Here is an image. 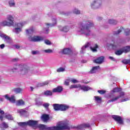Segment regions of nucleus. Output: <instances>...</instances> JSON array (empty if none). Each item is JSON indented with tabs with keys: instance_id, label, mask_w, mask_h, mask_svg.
Returning a JSON list of instances; mask_svg holds the SVG:
<instances>
[{
	"instance_id": "f257e3e1",
	"label": "nucleus",
	"mask_w": 130,
	"mask_h": 130,
	"mask_svg": "<svg viewBox=\"0 0 130 130\" xmlns=\"http://www.w3.org/2000/svg\"><path fill=\"white\" fill-rule=\"evenodd\" d=\"M94 26V23L92 21L87 20L84 22H79L78 23V28L79 30L77 31L78 34H84L85 36H91L92 31L91 28Z\"/></svg>"
},
{
	"instance_id": "f03ea898",
	"label": "nucleus",
	"mask_w": 130,
	"mask_h": 130,
	"mask_svg": "<svg viewBox=\"0 0 130 130\" xmlns=\"http://www.w3.org/2000/svg\"><path fill=\"white\" fill-rule=\"evenodd\" d=\"M70 125L68 121H61L59 122L57 126H53L51 127H48L47 125L40 124L38 125V127L40 129L46 130H63V129H70Z\"/></svg>"
},
{
	"instance_id": "7ed1b4c3",
	"label": "nucleus",
	"mask_w": 130,
	"mask_h": 130,
	"mask_svg": "<svg viewBox=\"0 0 130 130\" xmlns=\"http://www.w3.org/2000/svg\"><path fill=\"white\" fill-rule=\"evenodd\" d=\"M18 68H14L11 69V71L14 73V72H17L18 70V73L20 75L24 76L26 74H28L29 71H30V67L27 64H20L17 66Z\"/></svg>"
},
{
	"instance_id": "20e7f679",
	"label": "nucleus",
	"mask_w": 130,
	"mask_h": 130,
	"mask_svg": "<svg viewBox=\"0 0 130 130\" xmlns=\"http://www.w3.org/2000/svg\"><path fill=\"white\" fill-rule=\"evenodd\" d=\"M34 32V29L33 27H30L29 29H26V34L29 36L28 37V40L29 41H32L33 42H39L40 41H43L44 40V38L40 36H34L32 37L30 35L33 34Z\"/></svg>"
},
{
	"instance_id": "39448f33",
	"label": "nucleus",
	"mask_w": 130,
	"mask_h": 130,
	"mask_svg": "<svg viewBox=\"0 0 130 130\" xmlns=\"http://www.w3.org/2000/svg\"><path fill=\"white\" fill-rule=\"evenodd\" d=\"M87 47H90V50L92 52H97V48H98V45L93 44L92 42L87 43L84 46H83L81 50V53H84V51L86 50Z\"/></svg>"
},
{
	"instance_id": "423d86ee",
	"label": "nucleus",
	"mask_w": 130,
	"mask_h": 130,
	"mask_svg": "<svg viewBox=\"0 0 130 130\" xmlns=\"http://www.w3.org/2000/svg\"><path fill=\"white\" fill-rule=\"evenodd\" d=\"M38 121L34 120H29L27 122H19L18 125L20 126H26V125H29V126H32V127H35L37 125Z\"/></svg>"
},
{
	"instance_id": "0eeeda50",
	"label": "nucleus",
	"mask_w": 130,
	"mask_h": 130,
	"mask_svg": "<svg viewBox=\"0 0 130 130\" xmlns=\"http://www.w3.org/2000/svg\"><path fill=\"white\" fill-rule=\"evenodd\" d=\"M102 6V0H94L91 4V8L93 10L99 9Z\"/></svg>"
},
{
	"instance_id": "6e6552de",
	"label": "nucleus",
	"mask_w": 130,
	"mask_h": 130,
	"mask_svg": "<svg viewBox=\"0 0 130 130\" xmlns=\"http://www.w3.org/2000/svg\"><path fill=\"white\" fill-rule=\"evenodd\" d=\"M25 24H26V22L16 23V26L17 28H15L14 32H15V33H17V34L20 33V32L22 31V29L21 28H22L23 26L25 25Z\"/></svg>"
},
{
	"instance_id": "1a4fd4ad",
	"label": "nucleus",
	"mask_w": 130,
	"mask_h": 130,
	"mask_svg": "<svg viewBox=\"0 0 130 130\" xmlns=\"http://www.w3.org/2000/svg\"><path fill=\"white\" fill-rule=\"evenodd\" d=\"M53 22H54V23L53 24H46V26L47 27V28H44V31H45V33L46 34H48V32H49V27H53V26H55L56 25V19L55 18H53L52 20Z\"/></svg>"
},
{
	"instance_id": "9d476101",
	"label": "nucleus",
	"mask_w": 130,
	"mask_h": 130,
	"mask_svg": "<svg viewBox=\"0 0 130 130\" xmlns=\"http://www.w3.org/2000/svg\"><path fill=\"white\" fill-rule=\"evenodd\" d=\"M89 127H90V124L86 123L78 125L74 127V128H76V129H84V128H88Z\"/></svg>"
},
{
	"instance_id": "9b49d317",
	"label": "nucleus",
	"mask_w": 130,
	"mask_h": 130,
	"mask_svg": "<svg viewBox=\"0 0 130 130\" xmlns=\"http://www.w3.org/2000/svg\"><path fill=\"white\" fill-rule=\"evenodd\" d=\"M4 97H5V99H7V100H9L10 102H11V103H16V99H15V96L12 95L11 97L9 96V95L6 94L4 95Z\"/></svg>"
},
{
	"instance_id": "f8f14e48",
	"label": "nucleus",
	"mask_w": 130,
	"mask_h": 130,
	"mask_svg": "<svg viewBox=\"0 0 130 130\" xmlns=\"http://www.w3.org/2000/svg\"><path fill=\"white\" fill-rule=\"evenodd\" d=\"M112 118L114 119L116 121H117L119 123V124H123V121L121 119L120 116L117 115H113L112 116Z\"/></svg>"
},
{
	"instance_id": "ddd939ff",
	"label": "nucleus",
	"mask_w": 130,
	"mask_h": 130,
	"mask_svg": "<svg viewBox=\"0 0 130 130\" xmlns=\"http://www.w3.org/2000/svg\"><path fill=\"white\" fill-rule=\"evenodd\" d=\"M109 46H111V47L115 50L116 49H119V48H120V43H118L117 42H114V44H111Z\"/></svg>"
},
{
	"instance_id": "4468645a",
	"label": "nucleus",
	"mask_w": 130,
	"mask_h": 130,
	"mask_svg": "<svg viewBox=\"0 0 130 130\" xmlns=\"http://www.w3.org/2000/svg\"><path fill=\"white\" fill-rule=\"evenodd\" d=\"M7 20L10 25L13 26L14 25V17L11 15H8L7 16Z\"/></svg>"
},
{
	"instance_id": "2eb2a0df",
	"label": "nucleus",
	"mask_w": 130,
	"mask_h": 130,
	"mask_svg": "<svg viewBox=\"0 0 130 130\" xmlns=\"http://www.w3.org/2000/svg\"><path fill=\"white\" fill-rule=\"evenodd\" d=\"M104 61V56H100L98 57L96 59L93 60V62L101 64Z\"/></svg>"
},
{
	"instance_id": "dca6fc26",
	"label": "nucleus",
	"mask_w": 130,
	"mask_h": 130,
	"mask_svg": "<svg viewBox=\"0 0 130 130\" xmlns=\"http://www.w3.org/2000/svg\"><path fill=\"white\" fill-rule=\"evenodd\" d=\"M0 37H2V38H4L5 41H6V42H7V43L11 42V38L6 35V34H1Z\"/></svg>"
},
{
	"instance_id": "f3484780",
	"label": "nucleus",
	"mask_w": 130,
	"mask_h": 130,
	"mask_svg": "<svg viewBox=\"0 0 130 130\" xmlns=\"http://www.w3.org/2000/svg\"><path fill=\"white\" fill-rule=\"evenodd\" d=\"M92 88L89 86L86 85H81L80 84L79 90H82V91H89V90H91Z\"/></svg>"
},
{
	"instance_id": "a211bd4d",
	"label": "nucleus",
	"mask_w": 130,
	"mask_h": 130,
	"mask_svg": "<svg viewBox=\"0 0 130 130\" xmlns=\"http://www.w3.org/2000/svg\"><path fill=\"white\" fill-rule=\"evenodd\" d=\"M41 120L43 122H47L49 120V115L47 114H43L41 116Z\"/></svg>"
},
{
	"instance_id": "6ab92c4d",
	"label": "nucleus",
	"mask_w": 130,
	"mask_h": 130,
	"mask_svg": "<svg viewBox=\"0 0 130 130\" xmlns=\"http://www.w3.org/2000/svg\"><path fill=\"white\" fill-rule=\"evenodd\" d=\"M59 29L60 31H62V32H69V30H70V27L68 26H65L63 27L60 26H59Z\"/></svg>"
},
{
	"instance_id": "aec40b11",
	"label": "nucleus",
	"mask_w": 130,
	"mask_h": 130,
	"mask_svg": "<svg viewBox=\"0 0 130 130\" xmlns=\"http://www.w3.org/2000/svg\"><path fill=\"white\" fill-rule=\"evenodd\" d=\"M16 105L17 106H23V105H25V101L23 100H19L16 101Z\"/></svg>"
},
{
	"instance_id": "412c9836",
	"label": "nucleus",
	"mask_w": 130,
	"mask_h": 130,
	"mask_svg": "<svg viewBox=\"0 0 130 130\" xmlns=\"http://www.w3.org/2000/svg\"><path fill=\"white\" fill-rule=\"evenodd\" d=\"M62 91V87L61 86H58L53 89V92L54 93H59Z\"/></svg>"
},
{
	"instance_id": "4be33fe9",
	"label": "nucleus",
	"mask_w": 130,
	"mask_h": 130,
	"mask_svg": "<svg viewBox=\"0 0 130 130\" xmlns=\"http://www.w3.org/2000/svg\"><path fill=\"white\" fill-rule=\"evenodd\" d=\"M70 108V106L61 104L60 111H66Z\"/></svg>"
},
{
	"instance_id": "5701e85b",
	"label": "nucleus",
	"mask_w": 130,
	"mask_h": 130,
	"mask_svg": "<svg viewBox=\"0 0 130 130\" xmlns=\"http://www.w3.org/2000/svg\"><path fill=\"white\" fill-rule=\"evenodd\" d=\"M62 53H63V54H71V53H72V50L69 48L64 49L62 50Z\"/></svg>"
},
{
	"instance_id": "b1692460",
	"label": "nucleus",
	"mask_w": 130,
	"mask_h": 130,
	"mask_svg": "<svg viewBox=\"0 0 130 130\" xmlns=\"http://www.w3.org/2000/svg\"><path fill=\"white\" fill-rule=\"evenodd\" d=\"M53 106L54 107V110H55L56 111H58L59 110H60L61 104H53Z\"/></svg>"
},
{
	"instance_id": "393cba45",
	"label": "nucleus",
	"mask_w": 130,
	"mask_h": 130,
	"mask_svg": "<svg viewBox=\"0 0 130 130\" xmlns=\"http://www.w3.org/2000/svg\"><path fill=\"white\" fill-rule=\"evenodd\" d=\"M100 69V66H95L92 67V69L90 71V74H94V73H96L97 72V70Z\"/></svg>"
},
{
	"instance_id": "a878e982",
	"label": "nucleus",
	"mask_w": 130,
	"mask_h": 130,
	"mask_svg": "<svg viewBox=\"0 0 130 130\" xmlns=\"http://www.w3.org/2000/svg\"><path fill=\"white\" fill-rule=\"evenodd\" d=\"M35 104L37 105V106H41L43 105V102L42 101H40L38 100V99H35Z\"/></svg>"
},
{
	"instance_id": "bb28decb",
	"label": "nucleus",
	"mask_w": 130,
	"mask_h": 130,
	"mask_svg": "<svg viewBox=\"0 0 130 130\" xmlns=\"http://www.w3.org/2000/svg\"><path fill=\"white\" fill-rule=\"evenodd\" d=\"M0 25L1 26H3L4 27H5V26H11V24L9 23V22L6 20L3 21L1 22Z\"/></svg>"
},
{
	"instance_id": "cd10ccee",
	"label": "nucleus",
	"mask_w": 130,
	"mask_h": 130,
	"mask_svg": "<svg viewBox=\"0 0 130 130\" xmlns=\"http://www.w3.org/2000/svg\"><path fill=\"white\" fill-rule=\"evenodd\" d=\"M120 95H118L117 96H116L114 98H113L112 100H110L108 101L107 103H110L111 102H114V101H116L118 99H119L120 98Z\"/></svg>"
},
{
	"instance_id": "c85d7f7f",
	"label": "nucleus",
	"mask_w": 130,
	"mask_h": 130,
	"mask_svg": "<svg viewBox=\"0 0 130 130\" xmlns=\"http://www.w3.org/2000/svg\"><path fill=\"white\" fill-rule=\"evenodd\" d=\"M108 23L111 25H116V24H117V21L114 19H109Z\"/></svg>"
},
{
	"instance_id": "c756f323",
	"label": "nucleus",
	"mask_w": 130,
	"mask_h": 130,
	"mask_svg": "<svg viewBox=\"0 0 130 130\" xmlns=\"http://www.w3.org/2000/svg\"><path fill=\"white\" fill-rule=\"evenodd\" d=\"M4 114H5V112L0 109V120H1V121L4 120Z\"/></svg>"
},
{
	"instance_id": "7c9ffc66",
	"label": "nucleus",
	"mask_w": 130,
	"mask_h": 130,
	"mask_svg": "<svg viewBox=\"0 0 130 130\" xmlns=\"http://www.w3.org/2000/svg\"><path fill=\"white\" fill-rule=\"evenodd\" d=\"M18 112L20 113L21 115H24L27 113V111L25 109H20L18 110Z\"/></svg>"
},
{
	"instance_id": "2f4dec72",
	"label": "nucleus",
	"mask_w": 130,
	"mask_h": 130,
	"mask_svg": "<svg viewBox=\"0 0 130 130\" xmlns=\"http://www.w3.org/2000/svg\"><path fill=\"white\" fill-rule=\"evenodd\" d=\"M44 94L46 96H51V95H52V91L50 90H47L44 92Z\"/></svg>"
},
{
	"instance_id": "473e14b6",
	"label": "nucleus",
	"mask_w": 130,
	"mask_h": 130,
	"mask_svg": "<svg viewBox=\"0 0 130 130\" xmlns=\"http://www.w3.org/2000/svg\"><path fill=\"white\" fill-rule=\"evenodd\" d=\"M123 52H128V51H130V46H126V47H124L123 50Z\"/></svg>"
},
{
	"instance_id": "72a5a7b5",
	"label": "nucleus",
	"mask_w": 130,
	"mask_h": 130,
	"mask_svg": "<svg viewBox=\"0 0 130 130\" xmlns=\"http://www.w3.org/2000/svg\"><path fill=\"white\" fill-rule=\"evenodd\" d=\"M49 82L48 81H45L42 83L38 84V87H42L43 86H45V85H48Z\"/></svg>"
},
{
	"instance_id": "f704fd0d",
	"label": "nucleus",
	"mask_w": 130,
	"mask_h": 130,
	"mask_svg": "<svg viewBox=\"0 0 130 130\" xmlns=\"http://www.w3.org/2000/svg\"><path fill=\"white\" fill-rule=\"evenodd\" d=\"M13 91H14V92H15V93L18 94L19 93H21V92H22L23 91V89H22L21 88H14L13 89Z\"/></svg>"
},
{
	"instance_id": "c9c22d12",
	"label": "nucleus",
	"mask_w": 130,
	"mask_h": 130,
	"mask_svg": "<svg viewBox=\"0 0 130 130\" xmlns=\"http://www.w3.org/2000/svg\"><path fill=\"white\" fill-rule=\"evenodd\" d=\"M94 100L98 102V103L101 102L102 99L99 96H94Z\"/></svg>"
},
{
	"instance_id": "e433bc0d",
	"label": "nucleus",
	"mask_w": 130,
	"mask_h": 130,
	"mask_svg": "<svg viewBox=\"0 0 130 130\" xmlns=\"http://www.w3.org/2000/svg\"><path fill=\"white\" fill-rule=\"evenodd\" d=\"M80 84L72 85L70 86V89H74V88H77L78 89H79V90H80Z\"/></svg>"
},
{
	"instance_id": "4c0bfd02",
	"label": "nucleus",
	"mask_w": 130,
	"mask_h": 130,
	"mask_svg": "<svg viewBox=\"0 0 130 130\" xmlns=\"http://www.w3.org/2000/svg\"><path fill=\"white\" fill-rule=\"evenodd\" d=\"M15 1L14 0H11L9 2V6L10 7H15Z\"/></svg>"
},
{
	"instance_id": "58836bf2",
	"label": "nucleus",
	"mask_w": 130,
	"mask_h": 130,
	"mask_svg": "<svg viewBox=\"0 0 130 130\" xmlns=\"http://www.w3.org/2000/svg\"><path fill=\"white\" fill-rule=\"evenodd\" d=\"M122 30H123V28L121 27L117 31H114V35H118V34H119V33H120Z\"/></svg>"
},
{
	"instance_id": "ea45409f",
	"label": "nucleus",
	"mask_w": 130,
	"mask_h": 130,
	"mask_svg": "<svg viewBox=\"0 0 130 130\" xmlns=\"http://www.w3.org/2000/svg\"><path fill=\"white\" fill-rule=\"evenodd\" d=\"M123 50H117L115 52V54H116L117 55H121V54H122V53H123Z\"/></svg>"
},
{
	"instance_id": "a19ab883",
	"label": "nucleus",
	"mask_w": 130,
	"mask_h": 130,
	"mask_svg": "<svg viewBox=\"0 0 130 130\" xmlns=\"http://www.w3.org/2000/svg\"><path fill=\"white\" fill-rule=\"evenodd\" d=\"M122 62L124 64H128V63L130 64V59H124L122 61Z\"/></svg>"
},
{
	"instance_id": "79ce46f5",
	"label": "nucleus",
	"mask_w": 130,
	"mask_h": 130,
	"mask_svg": "<svg viewBox=\"0 0 130 130\" xmlns=\"http://www.w3.org/2000/svg\"><path fill=\"white\" fill-rule=\"evenodd\" d=\"M66 69L63 68H59L57 70V73H61V72H64Z\"/></svg>"
},
{
	"instance_id": "37998d69",
	"label": "nucleus",
	"mask_w": 130,
	"mask_h": 130,
	"mask_svg": "<svg viewBox=\"0 0 130 130\" xmlns=\"http://www.w3.org/2000/svg\"><path fill=\"white\" fill-rule=\"evenodd\" d=\"M5 117L7 119H9V120H13V117H12V115H6L5 116Z\"/></svg>"
},
{
	"instance_id": "c03bdc74",
	"label": "nucleus",
	"mask_w": 130,
	"mask_h": 130,
	"mask_svg": "<svg viewBox=\"0 0 130 130\" xmlns=\"http://www.w3.org/2000/svg\"><path fill=\"white\" fill-rule=\"evenodd\" d=\"M73 13L74 14H76V15H79V14H80L81 12L80 11V10L77 9H75L73 10Z\"/></svg>"
},
{
	"instance_id": "a18cd8bd",
	"label": "nucleus",
	"mask_w": 130,
	"mask_h": 130,
	"mask_svg": "<svg viewBox=\"0 0 130 130\" xmlns=\"http://www.w3.org/2000/svg\"><path fill=\"white\" fill-rule=\"evenodd\" d=\"M112 91L114 92H120V91H121V88H115L113 89Z\"/></svg>"
},
{
	"instance_id": "49530a36",
	"label": "nucleus",
	"mask_w": 130,
	"mask_h": 130,
	"mask_svg": "<svg viewBox=\"0 0 130 130\" xmlns=\"http://www.w3.org/2000/svg\"><path fill=\"white\" fill-rule=\"evenodd\" d=\"M44 52H45L46 53H52L53 51L51 49H47V50H45Z\"/></svg>"
},
{
	"instance_id": "de8ad7c7",
	"label": "nucleus",
	"mask_w": 130,
	"mask_h": 130,
	"mask_svg": "<svg viewBox=\"0 0 130 130\" xmlns=\"http://www.w3.org/2000/svg\"><path fill=\"white\" fill-rule=\"evenodd\" d=\"M42 105L44 107H45V108H48L49 106V104L48 103H45L43 104Z\"/></svg>"
},
{
	"instance_id": "09e8293b",
	"label": "nucleus",
	"mask_w": 130,
	"mask_h": 130,
	"mask_svg": "<svg viewBox=\"0 0 130 130\" xmlns=\"http://www.w3.org/2000/svg\"><path fill=\"white\" fill-rule=\"evenodd\" d=\"M45 44H47V45H50V44H51V43L50 42V41H49L48 40H46L44 41Z\"/></svg>"
},
{
	"instance_id": "8fccbe9b",
	"label": "nucleus",
	"mask_w": 130,
	"mask_h": 130,
	"mask_svg": "<svg viewBox=\"0 0 130 130\" xmlns=\"http://www.w3.org/2000/svg\"><path fill=\"white\" fill-rule=\"evenodd\" d=\"M98 93H99L100 94H101L102 95H103V94H105V92L106 91H105V90H99L98 91Z\"/></svg>"
},
{
	"instance_id": "3c124183",
	"label": "nucleus",
	"mask_w": 130,
	"mask_h": 130,
	"mask_svg": "<svg viewBox=\"0 0 130 130\" xmlns=\"http://www.w3.org/2000/svg\"><path fill=\"white\" fill-rule=\"evenodd\" d=\"M40 53L39 52V51H32V54L35 55V54H39Z\"/></svg>"
},
{
	"instance_id": "603ef678",
	"label": "nucleus",
	"mask_w": 130,
	"mask_h": 130,
	"mask_svg": "<svg viewBox=\"0 0 130 130\" xmlns=\"http://www.w3.org/2000/svg\"><path fill=\"white\" fill-rule=\"evenodd\" d=\"M125 33L126 35H127V36L129 35V29H128V28L126 29L125 30Z\"/></svg>"
},
{
	"instance_id": "864d4df0",
	"label": "nucleus",
	"mask_w": 130,
	"mask_h": 130,
	"mask_svg": "<svg viewBox=\"0 0 130 130\" xmlns=\"http://www.w3.org/2000/svg\"><path fill=\"white\" fill-rule=\"evenodd\" d=\"M65 85H66L67 86H69V84H70V80L67 79L64 82Z\"/></svg>"
},
{
	"instance_id": "5fc2aeb1",
	"label": "nucleus",
	"mask_w": 130,
	"mask_h": 130,
	"mask_svg": "<svg viewBox=\"0 0 130 130\" xmlns=\"http://www.w3.org/2000/svg\"><path fill=\"white\" fill-rule=\"evenodd\" d=\"M71 82L75 84L76 83H78V80H77L76 79H72V80H71Z\"/></svg>"
},
{
	"instance_id": "6e6d98bb",
	"label": "nucleus",
	"mask_w": 130,
	"mask_h": 130,
	"mask_svg": "<svg viewBox=\"0 0 130 130\" xmlns=\"http://www.w3.org/2000/svg\"><path fill=\"white\" fill-rule=\"evenodd\" d=\"M129 99L128 98L124 99L121 101V102H125V101H128Z\"/></svg>"
},
{
	"instance_id": "4d7b16f0",
	"label": "nucleus",
	"mask_w": 130,
	"mask_h": 130,
	"mask_svg": "<svg viewBox=\"0 0 130 130\" xmlns=\"http://www.w3.org/2000/svg\"><path fill=\"white\" fill-rule=\"evenodd\" d=\"M0 47L1 49H3V48H5V44H2L0 45Z\"/></svg>"
},
{
	"instance_id": "13d9d810",
	"label": "nucleus",
	"mask_w": 130,
	"mask_h": 130,
	"mask_svg": "<svg viewBox=\"0 0 130 130\" xmlns=\"http://www.w3.org/2000/svg\"><path fill=\"white\" fill-rule=\"evenodd\" d=\"M14 47H15V48H16L17 49H19V48H20V46H19L18 45H14Z\"/></svg>"
},
{
	"instance_id": "bf43d9fd",
	"label": "nucleus",
	"mask_w": 130,
	"mask_h": 130,
	"mask_svg": "<svg viewBox=\"0 0 130 130\" xmlns=\"http://www.w3.org/2000/svg\"><path fill=\"white\" fill-rule=\"evenodd\" d=\"M109 58H110V59H111V60H113L114 61V60H115V59L113 57L110 56Z\"/></svg>"
},
{
	"instance_id": "052dcab7",
	"label": "nucleus",
	"mask_w": 130,
	"mask_h": 130,
	"mask_svg": "<svg viewBox=\"0 0 130 130\" xmlns=\"http://www.w3.org/2000/svg\"><path fill=\"white\" fill-rule=\"evenodd\" d=\"M17 60H19V59H18V58L13 59V61H16Z\"/></svg>"
},
{
	"instance_id": "680f3d73",
	"label": "nucleus",
	"mask_w": 130,
	"mask_h": 130,
	"mask_svg": "<svg viewBox=\"0 0 130 130\" xmlns=\"http://www.w3.org/2000/svg\"><path fill=\"white\" fill-rule=\"evenodd\" d=\"M34 89V88L32 86H30V90L31 91H33V89Z\"/></svg>"
},
{
	"instance_id": "e2e57ef3",
	"label": "nucleus",
	"mask_w": 130,
	"mask_h": 130,
	"mask_svg": "<svg viewBox=\"0 0 130 130\" xmlns=\"http://www.w3.org/2000/svg\"><path fill=\"white\" fill-rule=\"evenodd\" d=\"M120 95H121V96H123V95H124V92H121Z\"/></svg>"
},
{
	"instance_id": "0e129e2a",
	"label": "nucleus",
	"mask_w": 130,
	"mask_h": 130,
	"mask_svg": "<svg viewBox=\"0 0 130 130\" xmlns=\"http://www.w3.org/2000/svg\"><path fill=\"white\" fill-rule=\"evenodd\" d=\"M0 101H2V102L4 101V99H0Z\"/></svg>"
},
{
	"instance_id": "69168bd1",
	"label": "nucleus",
	"mask_w": 130,
	"mask_h": 130,
	"mask_svg": "<svg viewBox=\"0 0 130 130\" xmlns=\"http://www.w3.org/2000/svg\"><path fill=\"white\" fill-rule=\"evenodd\" d=\"M127 122H128H128H130V119H127Z\"/></svg>"
},
{
	"instance_id": "338daca9",
	"label": "nucleus",
	"mask_w": 130,
	"mask_h": 130,
	"mask_svg": "<svg viewBox=\"0 0 130 130\" xmlns=\"http://www.w3.org/2000/svg\"><path fill=\"white\" fill-rule=\"evenodd\" d=\"M99 20H102V18H99Z\"/></svg>"
}]
</instances>
